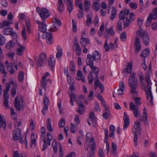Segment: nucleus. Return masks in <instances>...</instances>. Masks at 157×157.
Masks as SVG:
<instances>
[{
	"mask_svg": "<svg viewBox=\"0 0 157 157\" xmlns=\"http://www.w3.org/2000/svg\"><path fill=\"white\" fill-rule=\"evenodd\" d=\"M37 138V136L35 134L33 133L32 134L31 137V144L32 145L34 146L36 145V142Z\"/></svg>",
	"mask_w": 157,
	"mask_h": 157,
	"instance_id": "36",
	"label": "nucleus"
},
{
	"mask_svg": "<svg viewBox=\"0 0 157 157\" xmlns=\"http://www.w3.org/2000/svg\"><path fill=\"white\" fill-rule=\"evenodd\" d=\"M19 96L17 95L15 97L13 103L16 110L18 111H20L21 109H24L25 108L23 104L21 105L20 102L18 99Z\"/></svg>",
	"mask_w": 157,
	"mask_h": 157,
	"instance_id": "7",
	"label": "nucleus"
},
{
	"mask_svg": "<svg viewBox=\"0 0 157 157\" xmlns=\"http://www.w3.org/2000/svg\"><path fill=\"white\" fill-rule=\"evenodd\" d=\"M0 71L4 75V76H6V72L5 71L4 67L2 64L1 61L0 60Z\"/></svg>",
	"mask_w": 157,
	"mask_h": 157,
	"instance_id": "54",
	"label": "nucleus"
},
{
	"mask_svg": "<svg viewBox=\"0 0 157 157\" xmlns=\"http://www.w3.org/2000/svg\"><path fill=\"white\" fill-rule=\"evenodd\" d=\"M104 26L105 24L103 22L100 26L99 29L98 31V34L99 37H100L102 35L104 31Z\"/></svg>",
	"mask_w": 157,
	"mask_h": 157,
	"instance_id": "48",
	"label": "nucleus"
},
{
	"mask_svg": "<svg viewBox=\"0 0 157 157\" xmlns=\"http://www.w3.org/2000/svg\"><path fill=\"white\" fill-rule=\"evenodd\" d=\"M70 90L68 94L70 98V102L72 106L74 105L73 102L75 99V96L74 94L75 89L73 85L70 86Z\"/></svg>",
	"mask_w": 157,
	"mask_h": 157,
	"instance_id": "5",
	"label": "nucleus"
},
{
	"mask_svg": "<svg viewBox=\"0 0 157 157\" xmlns=\"http://www.w3.org/2000/svg\"><path fill=\"white\" fill-rule=\"evenodd\" d=\"M152 19H153V13H150L149 15V16L146 21V25L147 27L148 26L150 25L151 22V20Z\"/></svg>",
	"mask_w": 157,
	"mask_h": 157,
	"instance_id": "33",
	"label": "nucleus"
},
{
	"mask_svg": "<svg viewBox=\"0 0 157 157\" xmlns=\"http://www.w3.org/2000/svg\"><path fill=\"white\" fill-rule=\"evenodd\" d=\"M92 55L90 54L87 55L86 59V65L90 67L94 65V63L93 60L92 59Z\"/></svg>",
	"mask_w": 157,
	"mask_h": 157,
	"instance_id": "18",
	"label": "nucleus"
},
{
	"mask_svg": "<svg viewBox=\"0 0 157 157\" xmlns=\"http://www.w3.org/2000/svg\"><path fill=\"white\" fill-rule=\"evenodd\" d=\"M52 146L53 149V151L55 154L57 152L58 148L56 141L54 139L52 143Z\"/></svg>",
	"mask_w": 157,
	"mask_h": 157,
	"instance_id": "41",
	"label": "nucleus"
},
{
	"mask_svg": "<svg viewBox=\"0 0 157 157\" xmlns=\"http://www.w3.org/2000/svg\"><path fill=\"white\" fill-rule=\"evenodd\" d=\"M36 22L39 25V30L43 33L47 31V25L45 23L37 20L36 21Z\"/></svg>",
	"mask_w": 157,
	"mask_h": 157,
	"instance_id": "12",
	"label": "nucleus"
},
{
	"mask_svg": "<svg viewBox=\"0 0 157 157\" xmlns=\"http://www.w3.org/2000/svg\"><path fill=\"white\" fill-rule=\"evenodd\" d=\"M47 59L46 55L44 53H42L40 55L38 59H35V61L38 66L42 67L45 64Z\"/></svg>",
	"mask_w": 157,
	"mask_h": 157,
	"instance_id": "3",
	"label": "nucleus"
},
{
	"mask_svg": "<svg viewBox=\"0 0 157 157\" xmlns=\"http://www.w3.org/2000/svg\"><path fill=\"white\" fill-rule=\"evenodd\" d=\"M57 52L56 53V56L57 59L59 60H60L61 56L63 55V50L60 46L58 45L57 46Z\"/></svg>",
	"mask_w": 157,
	"mask_h": 157,
	"instance_id": "20",
	"label": "nucleus"
},
{
	"mask_svg": "<svg viewBox=\"0 0 157 157\" xmlns=\"http://www.w3.org/2000/svg\"><path fill=\"white\" fill-rule=\"evenodd\" d=\"M78 6V7L79 9L78 11V14L77 15L78 17V18H82L83 15V10L82 8V3H79Z\"/></svg>",
	"mask_w": 157,
	"mask_h": 157,
	"instance_id": "23",
	"label": "nucleus"
},
{
	"mask_svg": "<svg viewBox=\"0 0 157 157\" xmlns=\"http://www.w3.org/2000/svg\"><path fill=\"white\" fill-rule=\"evenodd\" d=\"M110 47V49L111 50H114L117 48V40H115L114 43L113 44L112 43H110L109 44Z\"/></svg>",
	"mask_w": 157,
	"mask_h": 157,
	"instance_id": "57",
	"label": "nucleus"
},
{
	"mask_svg": "<svg viewBox=\"0 0 157 157\" xmlns=\"http://www.w3.org/2000/svg\"><path fill=\"white\" fill-rule=\"evenodd\" d=\"M86 145H89V146L92 147L94 145H95V148H96V144L95 142L94 139L93 137H92L90 139L86 141L85 142Z\"/></svg>",
	"mask_w": 157,
	"mask_h": 157,
	"instance_id": "28",
	"label": "nucleus"
},
{
	"mask_svg": "<svg viewBox=\"0 0 157 157\" xmlns=\"http://www.w3.org/2000/svg\"><path fill=\"white\" fill-rule=\"evenodd\" d=\"M136 74L133 73L129 78L128 83L131 88V93L133 94L137 93L136 88L138 85V81H136Z\"/></svg>",
	"mask_w": 157,
	"mask_h": 157,
	"instance_id": "2",
	"label": "nucleus"
},
{
	"mask_svg": "<svg viewBox=\"0 0 157 157\" xmlns=\"http://www.w3.org/2000/svg\"><path fill=\"white\" fill-rule=\"evenodd\" d=\"M64 74L67 76V80L68 83H70L71 82V77L69 75L68 73V67H67L64 68Z\"/></svg>",
	"mask_w": 157,
	"mask_h": 157,
	"instance_id": "37",
	"label": "nucleus"
},
{
	"mask_svg": "<svg viewBox=\"0 0 157 157\" xmlns=\"http://www.w3.org/2000/svg\"><path fill=\"white\" fill-rule=\"evenodd\" d=\"M92 57L95 61H98L100 59L101 55L98 52L95 51L93 52Z\"/></svg>",
	"mask_w": 157,
	"mask_h": 157,
	"instance_id": "24",
	"label": "nucleus"
},
{
	"mask_svg": "<svg viewBox=\"0 0 157 157\" xmlns=\"http://www.w3.org/2000/svg\"><path fill=\"white\" fill-rule=\"evenodd\" d=\"M46 139L48 142V145L49 146H50L51 140L53 139V136L50 132H48L46 136Z\"/></svg>",
	"mask_w": 157,
	"mask_h": 157,
	"instance_id": "49",
	"label": "nucleus"
},
{
	"mask_svg": "<svg viewBox=\"0 0 157 157\" xmlns=\"http://www.w3.org/2000/svg\"><path fill=\"white\" fill-rule=\"evenodd\" d=\"M13 30L11 28H6L3 29L2 30V32L3 34L6 35H9Z\"/></svg>",
	"mask_w": 157,
	"mask_h": 157,
	"instance_id": "39",
	"label": "nucleus"
},
{
	"mask_svg": "<svg viewBox=\"0 0 157 157\" xmlns=\"http://www.w3.org/2000/svg\"><path fill=\"white\" fill-rule=\"evenodd\" d=\"M80 42L82 46L83 47H86L87 44H90V41L88 39L86 38H81Z\"/></svg>",
	"mask_w": 157,
	"mask_h": 157,
	"instance_id": "30",
	"label": "nucleus"
},
{
	"mask_svg": "<svg viewBox=\"0 0 157 157\" xmlns=\"http://www.w3.org/2000/svg\"><path fill=\"white\" fill-rule=\"evenodd\" d=\"M114 33V32L112 27L108 29H106L104 33V36L107 40L111 36H113Z\"/></svg>",
	"mask_w": 157,
	"mask_h": 157,
	"instance_id": "15",
	"label": "nucleus"
},
{
	"mask_svg": "<svg viewBox=\"0 0 157 157\" xmlns=\"http://www.w3.org/2000/svg\"><path fill=\"white\" fill-rule=\"evenodd\" d=\"M58 11L60 12H62L64 10V4L62 2V0H58L57 4Z\"/></svg>",
	"mask_w": 157,
	"mask_h": 157,
	"instance_id": "21",
	"label": "nucleus"
},
{
	"mask_svg": "<svg viewBox=\"0 0 157 157\" xmlns=\"http://www.w3.org/2000/svg\"><path fill=\"white\" fill-rule=\"evenodd\" d=\"M84 4L85 10L86 11H87L89 10L90 6V2L89 1L85 0Z\"/></svg>",
	"mask_w": 157,
	"mask_h": 157,
	"instance_id": "47",
	"label": "nucleus"
},
{
	"mask_svg": "<svg viewBox=\"0 0 157 157\" xmlns=\"http://www.w3.org/2000/svg\"><path fill=\"white\" fill-rule=\"evenodd\" d=\"M134 47L135 48V53L137 54L138 52L141 50V48L140 43V40L138 37H136L135 41Z\"/></svg>",
	"mask_w": 157,
	"mask_h": 157,
	"instance_id": "10",
	"label": "nucleus"
},
{
	"mask_svg": "<svg viewBox=\"0 0 157 157\" xmlns=\"http://www.w3.org/2000/svg\"><path fill=\"white\" fill-rule=\"evenodd\" d=\"M92 8L96 11H98L100 8V5L98 2H94L92 5Z\"/></svg>",
	"mask_w": 157,
	"mask_h": 157,
	"instance_id": "34",
	"label": "nucleus"
},
{
	"mask_svg": "<svg viewBox=\"0 0 157 157\" xmlns=\"http://www.w3.org/2000/svg\"><path fill=\"white\" fill-rule=\"evenodd\" d=\"M75 51L77 56L80 55L81 53V48L79 45H77L75 46Z\"/></svg>",
	"mask_w": 157,
	"mask_h": 157,
	"instance_id": "60",
	"label": "nucleus"
},
{
	"mask_svg": "<svg viewBox=\"0 0 157 157\" xmlns=\"http://www.w3.org/2000/svg\"><path fill=\"white\" fill-rule=\"evenodd\" d=\"M125 90L124 85L122 82H120L119 88L115 90V93L118 95H122Z\"/></svg>",
	"mask_w": 157,
	"mask_h": 157,
	"instance_id": "14",
	"label": "nucleus"
},
{
	"mask_svg": "<svg viewBox=\"0 0 157 157\" xmlns=\"http://www.w3.org/2000/svg\"><path fill=\"white\" fill-rule=\"evenodd\" d=\"M110 114V111L109 109H105L103 113V116L104 118H108L109 117Z\"/></svg>",
	"mask_w": 157,
	"mask_h": 157,
	"instance_id": "55",
	"label": "nucleus"
},
{
	"mask_svg": "<svg viewBox=\"0 0 157 157\" xmlns=\"http://www.w3.org/2000/svg\"><path fill=\"white\" fill-rule=\"evenodd\" d=\"M25 23L26 25L27 30L28 33L30 34L31 33V30L30 29V21L29 18H25Z\"/></svg>",
	"mask_w": 157,
	"mask_h": 157,
	"instance_id": "43",
	"label": "nucleus"
},
{
	"mask_svg": "<svg viewBox=\"0 0 157 157\" xmlns=\"http://www.w3.org/2000/svg\"><path fill=\"white\" fill-rule=\"evenodd\" d=\"M95 145H93L92 147H91V151L89 152V155L88 157H94L95 154Z\"/></svg>",
	"mask_w": 157,
	"mask_h": 157,
	"instance_id": "38",
	"label": "nucleus"
},
{
	"mask_svg": "<svg viewBox=\"0 0 157 157\" xmlns=\"http://www.w3.org/2000/svg\"><path fill=\"white\" fill-rule=\"evenodd\" d=\"M64 1L67 5L69 12L71 13L73 10L72 0H64Z\"/></svg>",
	"mask_w": 157,
	"mask_h": 157,
	"instance_id": "19",
	"label": "nucleus"
},
{
	"mask_svg": "<svg viewBox=\"0 0 157 157\" xmlns=\"http://www.w3.org/2000/svg\"><path fill=\"white\" fill-rule=\"evenodd\" d=\"M111 13V14L110 17V20L113 21L116 15V10L113 6L112 7Z\"/></svg>",
	"mask_w": 157,
	"mask_h": 157,
	"instance_id": "32",
	"label": "nucleus"
},
{
	"mask_svg": "<svg viewBox=\"0 0 157 157\" xmlns=\"http://www.w3.org/2000/svg\"><path fill=\"white\" fill-rule=\"evenodd\" d=\"M138 33L140 37L143 39L144 44L147 45L149 44L150 41L148 33L142 29H139L138 30L137 33Z\"/></svg>",
	"mask_w": 157,
	"mask_h": 157,
	"instance_id": "4",
	"label": "nucleus"
},
{
	"mask_svg": "<svg viewBox=\"0 0 157 157\" xmlns=\"http://www.w3.org/2000/svg\"><path fill=\"white\" fill-rule=\"evenodd\" d=\"M124 125L123 127V129L125 130L128 127L130 124V120L129 118H124Z\"/></svg>",
	"mask_w": 157,
	"mask_h": 157,
	"instance_id": "35",
	"label": "nucleus"
},
{
	"mask_svg": "<svg viewBox=\"0 0 157 157\" xmlns=\"http://www.w3.org/2000/svg\"><path fill=\"white\" fill-rule=\"evenodd\" d=\"M49 10L45 8L42 9V12L40 14V15L43 21H45L46 19L49 16L50 14Z\"/></svg>",
	"mask_w": 157,
	"mask_h": 157,
	"instance_id": "6",
	"label": "nucleus"
},
{
	"mask_svg": "<svg viewBox=\"0 0 157 157\" xmlns=\"http://www.w3.org/2000/svg\"><path fill=\"white\" fill-rule=\"evenodd\" d=\"M14 120V124L15 128H17L21 125L22 120L18 119V118H13Z\"/></svg>",
	"mask_w": 157,
	"mask_h": 157,
	"instance_id": "42",
	"label": "nucleus"
},
{
	"mask_svg": "<svg viewBox=\"0 0 157 157\" xmlns=\"http://www.w3.org/2000/svg\"><path fill=\"white\" fill-rule=\"evenodd\" d=\"M53 25H56V26H60L62 23L59 20L56 18H54L53 19Z\"/></svg>",
	"mask_w": 157,
	"mask_h": 157,
	"instance_id": "44",
	"label": "nucleus"
},
{
	"mask_svg": "<svg viewBox=\"0 0 157 157\" xmlns=\"http://www.w3.org/2000/svg\"><path fill=\"white\" fill-rule=\"evenodd\" d=\"M146 80L147 83V86L144 87V90H151V82H150V77L147 76L146 78Z\"/></svg>",
	"mask_w": 157,
	"mask_h": 157,
	"instance_id": "31",
	"label": "nucleus"
},
{
	"mask_svg": "<svg viewBox=\"0 0 157 157\" xmlns=\"http://www.w3.org/2000/svg\"><path fill=\"white\" fill-rule=\"evenodd\" d=\"M70 129L72 133H75V131L77 130V127L74 124L71 123L70 127Z\"/></svg>",
	"mask_w": 157,
	"mask_h": 157,
	"instance_id": "64",
	"label": "nucleus"
},
{
	"mask_svg": "<svg viewBox=\"0 0 157 157\" xmlns=\"http://www.w3.org/2000/svg\"><path fill=\"white\" fill-rule=\"evenodd\" d=\"M6 39L4 36L0 34V46H2L5 44Z\"/></svg>",
	"mask_w": 157,
	"mask_h": 157,
	"instance_id": "58",
	"label": "nucleus"
},
{
	"mask_svg": "<svg viewBox=\"0 0 157 157\" xmlns=\"http://www.w3.org/2000/svg\"><path fill=\"white\" fill-rule=\"evenodd\" d=\"M24 73L23 71H20L18 76V79L20 82H22L24 80Z\"/></svg>",
	"mask_w": 157,
	"mask_h": 157,
	"instance_id": "52",
	"label": "nucleus"
},
{
	"mask_svg": "<svg viewBox=\"0 0 157 157\" xmlns=\"http://www.w3.org/2000/svg\"><path fill=\"white\" fill-rule=\"evenodd\" d=\"M21 129L20 128L15 129L13 132V138L14 141L18 140L21 136Z\"/></svg>",
	"mask_w": 157,
	"mask_h": 157,
	"instance_id": "8",
	"label": "nucleus"
},
{
	"mask_svg": "<svg viewBox=\"0 0 157 157\" xmlns=\"http://www.w3.org/2000/svg\"><path fill=\"white\" fill-rule=\"evenodd\" d=\"M76 78L79 80H81L83 82H85V78L82 77V72L80 70H78L77 71Z\"/></svg>",
	"mask_w": 157,
	"mask_h": 157,
	"instance_id": "29",
	"label": "nucleus"
},
{
	"mask_svg": "<svg viewBox=\"0 0 157 157\" xmlns=\"http://www.w3.org/2000/svg\"><path fill=\"white\" fill-rule=\"evenodd\" d=\"M65 121L64 118H62L59 122V127L60 128H63L65 125Z\"/></svg>",
	"mask_w": 157,
	"mask_h": 157,
	"instance_id": "62",
	"label": "nucleus"
},
{
	"mask_svg": "<svg viewBox=\"0 0 157 157\" xmlns=\"http://www.w3.org/2000/svg\"><path fill=\"white\" fill-rule=\"evenodd\" d=\"M14 42L13 40H10L6 44V48L8 49L11 48L14 46Z\"/></svg>",
	"mask_w": 157,
	"mask_h": 157,
	"instance_id": "50",
	"label": "nucleus"
},
{
	"mask_svg": "<svg viewBox=\"0 0 157 157\" xmlns=\"http://www.w3.org/2000/svg\"><path fill=\"white\" fill-rule=\"evenodd\" d=\"M43 38L46 39V42L48 44H50L52 43V33H46L43 36Z\"/></svg>",
	"mask_w": 157,
	"mask_h": 157,
	"instance_id": "13",
	"label": "nucleus"
},
{
	"mask_svg": "<svg viewBox=\"0 0 157 157\" xmlns=\"http://www.w3.org/2000/svg\"><path fill=\"white\" fill-rule=\"evenodd\" d=\"M132 68V63H128L126 69V72L128 73L131 74Z\"/></svg>",
	"mask_w": 157,
	"mask_h": 157,
	"instance_id": "51",
	"label": "nucleus"
},
{
	"mask_svg": "<svg viewBox=\"0 0 157 157\" xmlns=\"http://www.w3.org/2000/svg\"><path fill=\"white\" fill-rule=\"evenodd\" d=\"M146 96V98L147 100H148L150 98L149 100L150 103L151 105L153 104V97L152 95V93L151 90H144Z\"/></svg>",
	"mask_w": 157,
	"mask_h": 157,
	"instance_id": "16",
	"label": "nucleus"
},
{
	"mask_svg": "<svg viewBox=\"0 0 157 157\" xmlns=\"http://www.w3.org/2000/svg\"><path fill=\"white\" fill-rule=\"evenodd\" d=\"M132 22L130 20V19L127 17H126L125 20L123 21V28L125 29L126 27L129 26L130 23Z\"/></svg>",
	"mask_w": 157,
	"mask_h": 157,
	"instance_id": "45",
	"label": "nucleus"
},
{
	"mask_svg": "<svg viewBox=\"0 0 157 157\" xmlns=\"http://www.w3.org/2000/svg\"><path fill=\"white\" fill-rule=\"evenodd\" d=\"M87 122L89 125H90L91 123H92L93 126H95L96 123V118H89Z\"/></svg>",
	"mask_w": 157,
	"mask_h": 157,
	"instance_id": "56",
	"label": "nucleus"
},
{
	"mask_svg": "<svg viewBox=\"0 0 157 157\" xmlns=\"http://www.w3.org/2000/svg\"><path fill=\"white\" fill-rule=\"evenodd\" d=\"M92 15L90 14L87 15L86 19L87 20L85 22V24L87 26L90 27L92 23Z\"/></svg>",
	"mask_w": 157,
	"mask_h": 157,
	"instance_id": "27",
	"label": "nucleus"
},
{
	"mask_svg": "<svg viewBox=\"0 0 157 157\" xmlns=\"http://www.w3.org/2000/svg\"><path fill=\"white\" fill-rule=\"evenodd\" d=\"M49 103V99L46 97L44 98V106L42 112L43 115L45 114V113L48 110V105Z\"/></svg>",
	"mask_w": 157,
	"mask_h": 157,
	"instance_id": "17",
	"label": "nucleus"
},
{
	"mask_svg": "<svg viewBox=\"0 0 157 157\" xmlns=\"http://www.w3.org/2000/svg\"><path fill=\"white\" fill-rule=\"evenodd\" d=\"M150 53V50L148 48L142 50L140 56L143 58H145L149 56Z\"/></svg>",
	"mask_w": 157,
	"mask_h": 157,
	"instance_id": "26",
	"label": "nucleus"
},
{
	"mask_svg": "<svg viewBox=\"0 0 157 157\" xmlns=\"http://www.w3.org/2000/svg\"><path fill=\"white\" fill-rule=\"evenodd\" d=\"M55 64V59L52 55H51L48 60V66L50 69L53 71Z\"/></svg>",
	"mask_w": 157,
	"mask_h": 157,
	"instance_id": "11",
	"label": "nucleus"
},
{
	"mask_svg": "<svg viewBox=\"0 0 157 157\" xmlns=\"http://www.w3.org/2000/svg\"><path fill=\"white\" fill-rule=\"evenodd\" d=\"M13 23L12 21H4L0 23V29L4 27H9L10 24Z\"/></svg>",
	"mask_w": 157,
	"mask_h": 157,
	"instance_id": "22",
	"label": "nucleus"
},
{
	"mask_svg": "<svg viewBox=\"0 0 157 157\" xmlns=\"http://www.w3.org/2000/svg\"><path fill=\"white\" fill-rule=\"evenodd\" d=\"M12 157H27L26 155L23 156L22 154H19L18 151H14Z\"/></svg>",
	"mask_w": 157,
	"mask_h": 157,
	"instance_id": "61",
	"label": "nucleus"
},
{
	"mask_svg": "<svg viewBox=\"0 0 157 157\" xmlns=\"http://www.w3.org/2000/svg\"><path fill=\"white\" fill-rule=\"evenodd\" d=\"M129 108L131 110L133 111L134 117H138V115L140 114L138 111L139 107L131 102L129 104Z\"/></svg>",
	"mask_w": 157,
	"mask_h": 157,
	"instance_id": "9",
	"label": "nucleus"
},
{
	"mask_svg": "<svg viewBox=\"0 0 157 157\" xmlns=\"http://www.w3.org/2000/svg\"><path fill=\"white\" fill-rule=\"evenodd\" d=\"M95 75L96 76L95 77V81L94 82V84L95 86L98 87V86L99 84L101 83V82H100L99 77L98 76V74H96Z\"/></svg>",
	"mask_w": 157,
	"mask_h": 157,
	"instance_id": "63",
	"label": "nucleus"
},
{
	"mask_svg": "<svg viewBox=\"0 0 157 157\" xmlns=\"http://www.w3.org/2000/svg\"><path fill=\"white\" fill-rule=\"evenodd\" d=\"M85 108L84 104H83L78 105V112L81 114L85 112Z\"/></svg>",
	"mask_w": 157,
	"mask_h": 157,
	"instance_id": "40",
	"label": "nucleus"
},
{
	"mask_svg": "<svg viewBox=\"0 0 157 157\" xmlns=\"http://www.w3.org/2000/svg\"><path fill=\"white\" fill-rule=\"evenodd\" d=\"M6 122L4 118H0V128L3 127V130H6Z\"/></svg>",
	"mask_w": 157,
	"mask_h": 157,
	"instance_id": "46",
	"label": "nucleus"
},
{
	"mask_svg": "<svg viewBox=\"0 0 157 157\" xmlns=\"http://www.w3.org/2000/svg\"><path fill=\"white\" fill-rule=\"evenodd\" d=\"M25 50V47L19 44H18V48L17 49V54L19 56L23 54V52Z\"/></svg>",
	"mask_w": 157,
	"mask_h": 157,
	"instance_id": "25",
	"label": "nucleus"
},
{
	"mask_svg": "<svg viewBox=\"0 0 157 157\" xmlns=\"http://www.w3.org/2000/svg\"><path fill=\"white\" fill-rule=\"evenodd\" d=\"M120 39L122 42L126 41V32H124L121 34Z\"/></svg>",
	"mask_w": 157,
	"mask_h": 157,
	"instance_id": "53",
	"label": "nucleus"
},
{
	"mask_svg": "<svg viewBox=\"0 0 157 157\" xmlns=\"http://www.w3.org/2000/svg\"><path fill=\"white\" fill-rule=\"evenodd\" d=\"M21 35L24 39L25 40H26L27 39V36L26 29L25 27H23L22 28V29L21 31Z\"/></svg>",
	"mask_w": 157,
	"mask_h": 157,
	"instance_id": "59",
	"label": "nucleus"
},
{
	"mask_svg": "<svg viewBox=\"0 0 157 157\" xmlns=\"http://www.w3.org/2000/svg\"><path fill=\"white\" fill-rule=\"evenodd\" d=\"M140 121L143 122L144 124L147 125L148 124L147 118H141L134 122V128L132 130V132L134 134V141L136 146H137V133L140 134L141 132Z\"/></svg>",
	"mask_w": 157,
	"mask_h": 157,
	"instance_id": "1",
	"label": "nucleus"
}]
</instances>
